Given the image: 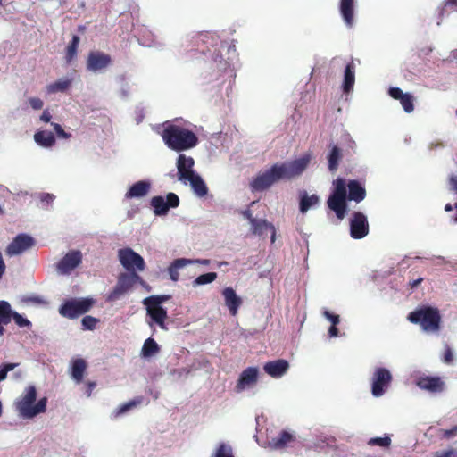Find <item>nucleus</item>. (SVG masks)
<instances>
[{"label": "nucleus", "mask_w": 457, "mask_h": 457, "mask_svg": "<svg viewBox=\"0 0 457 457\" xmlns=\"http://www.w3.org/2000/svg\"><path fill=\"white\" fill-rule=\"evenodd\" d=\"M312 154L307 153L298 159L283 163H276L269 170L258 174L251 182L252 191H263L280 179H291L301 175L308 167Z\"/></svg>", "instance_id": "1"}, {"label": "nucleus", "mask_w": 457, "mask_h": 457, "mask_svg": "<svg viewBox=\"0 0 457 457\" xmlns=\"http://www.w3.org/2000/svg\"><path fill=\"white\" fill-rule=\"evenodd\" d=\"M334 184L335 190L328 199V206L335 212L339 220H343L347 210L346 199L360 203L365 198L366 190L359 181L350 180L347 184V195L346 184L344 179L337 178Z\"/></svg>", "instance_id": "2"}, {"label": "nucleus", "mask_w": 457, "mask_h": 457, "mask_svg": "<svg viewBox=\"0 0 457 457\" xmlns=\"http://www.w3.org/2000/svg\"><path fill=\"white\" fill-rule=\"evenodd\" d=\"M162 137L168 147L177 152L190 149L198 143V138L193 131L175 124H168Z\"/></svg>", "instance_id": "3"}, {"label": "nucleus", "mask_w": 457, "mask_h": 457, "mask_svg": "<svg viewBox=\"0 0 457 457\" xmlns=\"http://www.w3.org/2000/svg\"><path fill=\"white\" fill-rule=\"evenodd\" d=\"M37 388L34 386H27L15 402V409L19 415L24 419H32L46 410L47 398L42 397L37 403Z\"/></svg>", "instance_id": "4"}, {"label": "nucleus", "mask_w": 457, "mask_h": 457, "mask_svg": "<svg viewBox=\"0 0 457 457\" xmlns=\"http://www.w3.org/2000/svg\"><path fill=\"white\" fill-rule=\"evenodd\" d=\"M413 324H418L424 331L437 332L441 326V315L436 307L423 305L411 312L407 317Z\"/></svg>", "instance_id": "5"}, {"label": "nucleus", "mask_w": 457, "mask_h": 457, "mask_svg": "<svg viewBox=\"0 0 457 457\" xmlns=\"http://www.w3.org/2000/svg\"><path fill=\"white\" fill-rule=\"evenodd\" d=\"M95 301L91 298L70 299L66 300L59 308V313L68 319H76L92 308Z\"/></svg>", "instance_id": "6"}, {"label": "nucleus", "mask_w": 457, "mask_h": 457, "mask_svg": "<svg viewBox=\"0 0 457 457\" xmlns=\"http://www.w3.org/2000/svg\"><path fill=\"white\" fill-rule=\"evenodd\" d=\"M137 282H143L136 272L120 273L114 288L107 295V302H115L130 290Z\"/></svg>", "instance_id": "7"}, {"label": "nucleus", "mask_w": 457, "mask_h": 457, "mask_svg": "<svg viewBox=\"0 0 457 457\" xmlns=\"http://www.w3.org/2000/svg\"><path fill=\"white\" fill-rule=\"evenodd\" d=\"M119 260L122 266L129 272H136V270L143 271L145 264L141 255L130 248L119 250Z\"/></svg>", "instance_id": "8"}, {"label": "nucleus", "mask_w": 457, "mask_h": 457, "mask_svg": "<svg viewBox=\"0 0 457 457\" xmlns=\"http://www.w3.org/2000/svg\"><path fill=\"white\" fill-rule=\"evenodd\" d=\"M392 381V375L386 368H377L371 378V393L375 397L382 396Z\"/></svg>", "instance_id": "9"}, {"label": "nucleus", "mask_w": 457, "mask_h": 457, "mask_svg": "<svg viewBox=\"0 0 457 457\" xmlns=\"http://www.w3.org/2000/svg\"><path fill=\"white\" fill-rule=\"evenodd\" d=\"M179 205V198L175 193H169L166 201L162 196H154L151 199V206L157 216L166 215L170 208H176Z\"/></svg>", "instance_id": "10"}, {"label": "nucleus", "mask_w": 457, "mask_h": 457, "mask_svg": "<svg viewBox=\"0 0 457 457\" xmlns=\"http://www.w3.org/2000/svg\"><path fill=\"white\" fill-rule=\"evenodd\" d=\"M36 244L35 239L28 234H19L7 245L5 253L8 256H14L30 249Z\"/></svg>", "instance_id": "11"}, {"label": "nucleus", "mask_w": 457, "mask_h": 457, "mask_svg": "<svg viewBox=\"0 0 457 457\" xmlns=\"http://www.w3.org/2000/svg\"><path fill=\"white\" fill-rule=\"evenodd\" d=\"M369 233L367 217L361 212H354L350 220V235L354 239H361Z\"/></svg>", "instance_id": "12"}, {"label": "nucleus", "mask_w": 457, "mask_h": 457, "mask_svg": "<svg viewBox=\"0 0 457 457\" xmlns=\"http://www.w3.org/2000/svg\"><path fill=\"white\" fill-rule=\"evenodd\" d=\"M178 179L185 184L196 173L194 170L195 160L191 156L179 154L177 162Z\"/></svg>", "instance_id": "13"}, {"label": "nucleus", "mask_w": 457, "mask_h": 457, "mask_svg": "<svg viewBox=\"0 0 457 457\" xmlns=\"http://www.w3.org/2000/svg\"><path fill=\"white\" fill-rule=\"evenodd\" d=\"M82 262V253L79 250L67 253L57 263V270L61 274H69Z\"/></svg>", "instance_id": "14"}, {"label": "nucleus", "mask_w": 457, "mask_h": 457, "mask_svg": "<svg viewBox=\"0 0 457 457\" xmlns=\"http://www.w3.org/2000/svg\"><path fill=\"white\" fill-rule=\"evenodd\" d=\"M111 62L112 58L109 54L100 51H91L87 56V68L89 71H96L109 66Z\"/></svg>", "instance_id": "15"}, {"label": "nucleus", "mask_w": 457, "mask_h": 457, "mask_svg": "<svg viewBox=\"0 0 457 457\" xmlns=\"http://www.w3.org/2000/svg\"><path fill=\"white\" fill-rule=\"evenodd\" d=\"M259 370L256 367H248L242 371L237 382V391L241 392L254 386L258 381Z\"/></svg>", "instance_id": "16"}, {"label": "nucleus", "mask_w": 457, "mask_h": 457, "mask_svg": "<svg viewBox=\"0 0 457 457\" xmlns=\"http://www.w3.org/2000/svg\"><path fill=\"white\" fill-rule=\"evenodd\" d=\"M416 385L422 390L428 391L430 393H439L444 390L445 384L441 378L437 376H420Z\"/></svg>", "instance_id": "17"}, {"label": "nucleus", "mask_w": 457, "mask_h": 457, "mask_svg": "<svg viewBox=\"0 0 457 457\" xmlns=\"http://www.w3.org/2000/svg\"><path fill=\"white\" fill-rule=\"evenodd\" d=\"M389 96L399 100L402 107L407 113H411L414 110V96L410 93H403L399 87H390Z\"/></svg>", "instance_id": "18"}, {"label": "nucleus", "mask_w": 457, "mask_h": 457, "mask_svg": "<svg viewBox=\"0 0 457 457\" xmlns=\"http://www.w3.org/2000/svg\"><path fill=\"white\" fill-rule=\"evenodd\" d=\"M225 305L228 307L232 316L237 314L238 309L242 304V299L236 294L232 287H225L222 290Z\"/></svg>", "instance_id": "19"}, {"label": "nucleus", "mask_w": 457, "mask_h": 457, "mask_svg": "<svg viewBox=\"0 0 457 457\" xmlns=\"http://www.w3.org/2000/svg\"><path fill=\"white\" fill-rule=\"evenodd\" d=\"M289 364L284 359H278L273 361H268L264 364V371L272 378L283 376L288 370Z\"/></svg>", "instance_id": "20"}, {"label": "nucleus", "mask_w": 457, "mask_h": 457, "mask_svg": "<svg viewBox=\"0 0 457 457\" xmlns=\"http://www.w3.org/2000/svg\"><path fill=\"white\" fill-rule=\"evenodd\" d=\"M295 441V435L287 430H282L277 437L269 440L268 445L272 450H282L289 446Z\"/></svg>", "instance_id": "21"}, {"label": "nucleus", "mask_w": 457, "mask_h": 457, "mask_svg": "<svg viewBox=\"0 0 457 457\" xmlns=\"http://www.w3.org/2000/svg\"><path fill=\"white\" fill-rule=\"evenodd\" d=\"M145 305L146 307L147 314L151 317L152 320L161 328L167 329L165 324V320L168 317L167 311L162 306H154L151 304Z\"/></svg>", "instance_id": "22"}, {"label": "nucleus", "mask_w": 457, "mask_h": 457, "mask_svg": "<svg viewBox=\"0 0 457 457\" xmlns=\"http://www.w3.org/2000/svg\"><path fill=\"white\" fill-rule=\"evenodd\" d=\"M151 188L150 182L146 180H140L134 183L125 194L127 199L140 198L145 196Z\"/></svg>", "instance_id": "23"}, {"label": "nucleus", "mask_w": 457, "mask_h": 457, "mask_svg": "<svg viewBox=\"0 0 457 457\" xmlns=\"http://www.w3.org/2000/svg\"><path fill=\"white\" fill-rule=\"evenodd\" d=\"M339 11L345 25L351 28L354 21V0H340Z\"/></svg>", "instance_id": "24"}, {"label": "nucleus", "mask_w": 457, "mask_h": 457, "mask_svg": "<svg viewBox=\"0 0 457 457\" xmlns=\"http://www.w3.org/2000/svg\"><path fill=\"white\" fill-rule=\"evenodd\" d=\"M87 368V364L84 359L77 358L72 361L71 376L76 383L82 382Z\"/></svg>", "instance_id": "25"}, {"label": "nucleus", "mask_w": 457, "mask_h": 457, "mask_svg": "<svg viewBox=\"0 0 457 457\" xmlns=\"http://www.w3.org/2000/svg\"><path fill=\"white\" fill-rule=\"evenodd\" d=\"M251 225L253 233L258 236H262L265 230H270L271 233V243L275 242L276 229L271 223L268 222L266 220L256 219Z\"/></svg>", "instance_id": "26"}, {"label": "nucleus", "mask_w": 457, "mask_h": 457, "mask_svg": "<svg viewBox=\"0 0 457 457\" xmlns=\"http://www.w3.org/2000/svg\"><path fill=\"white\" fill-rule=\"evenodd\" d=\"M354 70L355 66L353 61L345 66L343 81V91L346 94L350 93L353 89L355 83Z\"/></svg>", "instance_id": "27"}, {"label": "nucleus", "mask_w": 457, "mask_h": 457, "mask_svg": "<svg viewBox=\"0 0 457 457\" xmlns=\"http://www.w3.org/2000/svg\"><path fill=\"white\" fill-rule=\"evenodd\" d=\"M12 306L7 301L0 300V337L5 332L4 326L11 322Z\"/></svg>", "instance_id": "28"}, {"label": "nucleus", "mask_w": 457, "mask_h": 457, "mask_svg": "<svg viewBox=\"0 0 457 457\" xmlns=\"http://www.w3.org/2000/svg\"><path fill=\"white\" fill-rule=\"evenodd\" d=\"M34 140L35 142L46 148L52 147L55 145V137L54 135L46 130H40L34 134Z\"/></svg>", "instance_id": "29"}, {"label": "nucleus", "mask_w": 457, "mask_h": 457, "mask_svg": "<svg viewBox=\"0 0 457 457\" xmlns=\"http://www.w3.org/2000/svg\"><path fill=\"white\" fill-rule=\"evenodd\" d=\"M187 182H189L194 193L197 196L204 197L207 195L208 187L199 174L193 176Z\"/></svg>", "instance_id": "30"}, {"label": "nucleus", "mask_w": 457, "mask_h": 457, "mask_svg": "<svg viewBox=\"0 0 457 457\" xmlns=\"http://www.w3.org/2000/svg\"><path fill=\"white\" fill-rule=\"evenodd\" d=\"M341 159V149L337 145H333L328 154V169L330 171H336L338 169Z\"/></svg>", "instance_id": "31"}, {"label": "nucleus", "mask_w": 457, "mask_h": 457, "mask_svg": "<svg viewBox=\"0 0 457 457\" xmlns=\"http://www.w3.org/2000/svg\"><path fill=\"white\" fill-rule=\"evenodd\" d=\"M191 261L185 258L176 259L168 268L170 278L172 281H178L179 278V270L190 263Z\"/></svg>", "instance_id": "32"}, {"label": "nucleus", "mask_w": 457, "mask_h": 457, "mask_svg": "<svg viewBox=\"0 0 457 457\" xmlns=\"http://www.w3.org/2000/svg\"><path fill=\"white\" fill-rule=\"evenodd\" d=\"M319 203V196L316 195H308L306 192H303L300 199V212L305 213L312 206L316 205Z\"/></svg>", "instance_id": "33"}, {"label": "nucleus", "mask_w": 457, "mask_h": 457, "mask_svg": "<svg viewBox=\"0 0 457 457\" xmlns=\"http://www.w3.org/2000/svg\"><path fill=\"white\" fill-rule=\"evenodd\" d=\"M160 352L158 344L152 338H147L142 347L141 355L144 358L151 357Z\"/></svg>", "instance_id": "34"}, {"label": "nucleus", "mask_w": 457, "mask_h": 457, "mask_svg": "<svg viewBox=\"0 0 457 457\" xmlns=\"http://www.w3.org/2000/svg\"><path fill=\"white\" fill-rule=\"evenodd\" d=\"M71 84V80L69 79H62L54 83L49 84L46 87V91L49 94H54L57 92L66 91Z\"/></svg>", "instance_id": "35"}, {"label": "nucleus", "mask_w": 457, "mask_h": 457, "mask_svg": "<svg viewBox=\"0 0 457 457\" xmlns=\"http://www.w3.org/2000/svg\"><path fill=\"white\" fill-rule=\"evenodd\" d=\"M80 38L79 36L74 35L71 41L67 46L65 59L67 62H71L77 55V50L79 44Z\"/></svg>", "instance_id": "36"}, {"label": "nucleus", "mask_w": 457, "mask_h": 457, "mask_svg": "<svg viewBox=\"0 0 457 457\" xmlns=\"http://www.w3.org/2000/svg\"><path fill=\"white\" fill-rule=\"evenodd\" d=\"M170 298H171V295H151L149 297L145 298L143 301V303L144 304H151L154 306H161L162 303L170 300Z\"/></svg>", "instance_id": "37"}, {"label": "nucleus", "mask_w": 457, "mask_h": 457, "mask_svg": "<svg viewBox=\"0 0 457 457\" xmlns=\"http://www.w3.org/2000/svg\"><path fill=\"white\" fill-rule=\"evenodd\" d=\"M217 278L216 272H208L198 276L194 281L193 286H201L213 282Z\"/></svg>", "instance_id": "38"}, {"label": "nucleus", "mask_w": 457, "mask_h": 457, "mask_svg": "<svg viewBox=\"0 0 457 457\" xmlns=\"http://www.w3.org/2000/svg\"><path fill=\"white\" fill-rule=\"evenodd\" d=\"M142 397H137L128 403H123L121 406L119 407V409L116 411V416H120L128 411L131 410L132 408L137 406L142 403Z\"/></svg>", "instance_id": "39"}, {"label": "nucleus", "mask_w": 457, "mask_h": 457, "mask_svg": "<svg viewBox=\"0 0 457 457\" xmlns=\"http://www.w3.org/2000/svg\"><path fill=\"white\" fill-rule=\"evenodd\" d=\"M13 320L16 325L20 328H29L31 326V322L28 319L22 317L20 313L12 310L11 315V320Z\"/></svg>", "instance_id": "40"}, {"label": "nucleus", "mask_w": 457, "mask_h": 457, "mask_svg": "<svg viewBox=\"0 0 457 457\" xmlns=\"http://www.w3.org/2000/svg\"><path fill=\"white\" fill-rule=\"evenodd\" d=\"M370 445H378L381 447H389L391 445V438L387 436L384 437H373L368 441Z\"/></svg>", "instance_id": "41"}, {"label": "nucleus", "mask_w": 457, "mask_h": 457, "mask_svg": "<svg viewBox=\"0 0 457 457\" xmlns=\"http://www.w3.org/2000/svg\"><path fill=\"white\" fill-rule=\"evenodd\" d=\"M98 321L99 320L95 317L85 316L81 320V324L84 329L93 330L96 328Z\"/></svg>", "instance_id": "42"}, {"label": "nucleus", "mask_w": 457, "mask_h": 457, "mask_svg": "<svg viewBox=\"0 0 457 457\" xmlns=\"http://www.w3.org/2000/svg\"><path fill=\"white\" fill-rule=\"evenodd\" d=\"M437 435L440 437L445 438V439H450L452 437H455V436H457V425L453 426L450 429H443V428H441V429L438 430V434Z\"/></svg>", "instance_id": "43"}, {"label": "nucleus", "mask_w": 457, "mask_h": 457, "mask_svg": "<svg viewBox=\"0 0 457 457\" xmlns=\"http://www.w3.org/2000/svg\"><path fill=\"white\" fill-rule=\"evenodd\" d=\"M18 366V363H5L0 366V381L6 378L7 373Z\"/></svg>", "instance_id": "44"}, {"label": "nucleus", "mask_w": 457, "mask_h": 457, "mask_svg": "<svg viewBox=\"0 0 457 457\" xmlns=\"http://www.w3.org/2000/svg\"><path fill=\"white\" fill-rule=\"evenodd\" d=\"M51 125L53 126V129H54L56 135L59 137L64 138V139H69L71 137V134L64 131V129L62 128V126L60 124L52 122Z\"/></svg>", "instance_id": "45"}, {"label": "nucleus", "mask_w": 457, "mask_h": 457, "mask_svg": "<svg viewBox=\"0 0 457 457\" xmlns=\"http://www.w3.org/2000/svg\"><path fill=\"white\" fill-rule=\"evenodd\" d=\"M28 102L34 110H41L44 106V102L39 97H30Z\"/></svg>", "instance_id": "46"}, {"label": "nucleus", "mask_w": 457, "mask_h": 457, "mask_svg": "<svg viewBox=\"0 0 457 457\" xmlns=\"http://www.w3.org/2000/svg\"><path fill=\"white\" fill-rule=\"evenodd\" d=\"M443 361L446 364H451L453 361V354L452 349L448 345H446V347L445 349Z\"/></svg>", "instance_id": "47"}, {"label": "nucleus", "mask_w": 457, "mask_h": 457, "mask_svg": "<svg viewBox=\"0 0 457 457\" xmlns=\"http://www.w3.org/2000/svg\"><path fill=\"white\" fill-rule=\"evenodd\" d=\"M54 198H55V196L53 194H49V193H42L39 195V199H40L41 203L46 204H52L53 201L54 200Z\"/></svg>", "instance_id": "48"}, {"label": "nucleus", "mask_w": 457, "mask_h": 457, "mask_svg": "<svg viewBox=\"0 0 457 457\" xmlns=\"http://www.w3.org/2000/svg\"><path fill=\"white\" fill-rule=\"evenodd\" d=\"M323 314L331 321L332 325H337L340 322V318L337 314L330 313L328 311H325Z\"/></svg>", "instance_id": "49"}, {"label": "nucleus", "mask_w": 457, "mask_h": 457, "mask_svg": "<svg viewBox=\"0 0 457 457\" xmlns=\"http://www.w3.org/2000/svg\"><path fill=\"white\" fill-rule=\"evenodd\" d=\"M356 143L352 138H347V148L345 150L346 154H355L356 153Z\"/></svg>", "instance_id": "50"}, {"label": "nucleus", "mask_w": 457, "mask_h": 457, "mask_svg": "<svg viewBox=\"0 0 457 457\" xmlns=\"http://www.w3.org/2000/svg\"><path fill=\"white\" fill-rule=\"evenodd\" d=\"M52 119V115L50 113V112L46 109V110H44L42 114L40 115V120L43 121V122H50Z\"/></svg>", "instance_id": "51"}, {"label": "nucleus", "mask_w": 457, "mask_h": 457, "mask_svg": "<svg viewBox=\"0 0 457 457\" xmlns=\"http://www.w3.org/2000/svg\"><path fill=\"white\" fill-rule=\"evenodd\" d=\"M96 386V383L94 381H88L86 383V394L87 396H90L92 394V391Z\"/></svg>", "instance_id": "52"}, {"label": "nucleus", "mask_w": 457, "mask_h": 457, "mask_svg": "<svg viewBox=\"0 0 457 457\" xmlns=\"http://www.w3.org/2000/svg\"><path fill=\"white\" fill-rule=\"evenodd\" d=\"M6 265L4 261L2 253L0 252V280L2 279L4 274L5 273Z\"/></svg>", "instance_id": "53"}, {"label": "nucleus", "mask_w": 457, "mask_h": 457, "mask_svg": "<svg viewBox=\"0 0 457 457\" xmlns=\"http://www.w3.org/2000/svg\"><path fill=\"white\" fill-rule=\"evenodd\" d=\"M243 215L245 219H247L251 224L253 223V221L256 220L253 217L252 212L250 210H245L243 212Z\"/></svg>", "instance_id": "54"}, {"label": "nucleus", "mask_w": 457, "mask_h": 457, "mask_svg": "<svg viewBox=\"0 0 457 457\" xmlns=\"http://www.w3.org/2000/svg\"><path fill=\"white\" fill-rule=\"evenodd\" d=\"M217 58H220V60H219V63L217 64V66H218L219 70H223V69H225V68H226V66H227V62H225V61L223 62V61H222V57H221V55L217 54L216 58L214 59V61H215V62H218Z\"/></svg>", "instance_id": "55"}, {"label": "nucleus", "mask_w": 457, "mask_h": 457, "mask_svg": "<svg viewBox=\"0 0 457 457\" xmlns=\"http://www.w3.org/2000/svg\"><path fill=\"white\" fill-rule=\"evenodd\" d=\"M328 334L331 337H337L338 335V329L337 328V325H332L328 329Z\"/></svg>", "instance_id": "56"}, {"label": "nucleus", "mask_w": 457, "mask_h": 457, "mask_svg": "<svg viewBox=\"0 0 457 457\" xmlns=\"http://www.w3.org/2000/svg\"><path fill=\"white\" fill-rule=\"evenodd\" d=\"M436 457H457V453L453 450H449L444 452L441 455Z\"/></svg>", "instance_id": "57"}, {"label": "nucleus", "mask_w": 457, "mask_h": 457, "mask_svg": "<svg viewBox=\"0 0 457 457\" xmlns=\"http://www.w3.org/2000/svg\"><path fill=\"white\" fill-rule=\"evenodd\" d=\"M423 278H418V279H415V280H412V281H410L409 282V286L411 288H415L416 287H418L421 282H422Z\"/></svg>", "instance_id": "58"}, {"label": "nucleus", "mask_w": 457, "mask_h": 457, "mask_svg": "<svg viewBox=\"0 0 457 457\" xmlns=\"http://www.w3.org/2000/svg\"><path fill=\"white\" fill-rule=\"evenodd\" d=\"M450 184H451V187L453 191L457 192V178L456 177H452L450 179Z\"/></svg>", "instance_id": "59"}, {"label": "nucleus", "mask_w": 457, "mask_h": 457, "mask_svg": "<svg viewBox=\"0 0 457 457\" xmlns=\"http://www.w3.org/2000/svg\"><path fill=\"white\" fill-rule=\"evenodd\" d=\"M445 5L457 6V0H446Z\"/></svg>", "instance_id": "60"}, {"label": "nucleus", "mask_w": 457, "mask_h": 457, "mask_svg": "<svg viewBox=\"0 0 457 457\" xmlns=\"http://www.w3.org/2000/svg\"><path fill=\"white\" fill-rule=\"evenodd\" d=\"M445 210L446 212H451V211H453V206H452V204H447L445 206Z\"/></svg>", "instance_id": "61"}, {"label": "nucleus", "mask_w": 457, "mask_h": 457, "mask_svg": "<svg viewBox=\"0 0 457 457\" xmlns=\"http://www.w3.org/2000/svg\"><path fill=\"white\" fill-rule=\"evenodd\" d=\"M454 221L457 222V215L454 218Z\"/></svg>", "instance_id": "62"}, {"label": "nucleus", "mask_w": 457, "mask_h": 457, "mask_svg": "<svg viewBox=\"0 0 457 457\" xmlns=\"http://www.w3.org/2000/svg\"><path fill=\"white\" fill-rule=\"evenodd\" d=\"M454 207H455V209L457 210V203L455 204V206H454Z\"/></svg>", "instance_id": "63"}, {"label": "nucleus", "mask_w": 457, "mask_h": 457, "mask_svg": "<svg viewBox=\"0 0 457 457\" xmlns=\"http://www.w3.org/2000/svg\"><path fill=\"white\" fill-rule=\"evenodd\" d=\"M455 114H456V116H457V110L455 111Z\"/></svg>", "instance_id": "64"}]
</instances>
